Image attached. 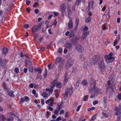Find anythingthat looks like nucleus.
<instances>
[{"label": "nucleus", "mask_w": 121, "mask_h": 121, "mask_svg": "<svg viewBox=\"0 0 121 121\" xmlns=\"http://www.w3.org/2000/svg\"><path fill=\"white\" fill-rule=\"evenodd\" d=\"M64 112V111L63 110H61L60 111V114H63Z\"/></svg>", "instance_id": "obj_63"}, {"label": "nucleus", "mask_w": 121, "mask_h": 121, "mask_svg": "<svg viewBox=\"0 0 121 121\" xmlns=\"http://www.w3.org/2000/svg\"><path fill=\"white\" fill-rule=\"evenodd\" d=\"M13 118L12 117L6 119L5 116L3 115H0V120L1 121H13Z\"/></svg>", "instance_id": "obj_7"}, {"label": "nucleus", "mask_w": 121, "mask_h": 121, "mask_svg": "<svg viewBox=\"0 0 121 121\" xmlns=\"http://www.w3.org/2000/svg\"><path fill=\"white\" fill-rule=\"evenodd\" d=\"M113 53H109L108 55H106L104 58L106 61H108V63L112 62L115 59V58L112 56Z\"/></svg>", "instance_id": "obj_4"}, {"label": "nucleus", "mask_w": 121, "mask_h": 121, "mask_svg": "<svg viewBox=\"0 0 121 121\" xmlns=\"http://www.w3.org/2000/svg\"><path fill=\"white\" fill-rule=\"evenodd\" d=\"M109 89L110 92L109 94L110 95H112L113 92H114V90L111 87H110Z\"/></svg>", "instance_id": "obj_28"}, {"label": "nucleus", "mask_w": 121, "mask_h": 121, "mask_svg": "<svg viewBox=\"0 0 121 121\" xmlns=\"http://www.w3.org/2000/svg\"><path fill=\"white\" fill-rule=\"evenodd\" d=\"M8 52V50L7 48L5 47L3 48L2 50L3 53H7Z\"/></svg>", "instance_id": "obj_23"}, {"label": "nucleus", "mask_w": 121, "mask_h": 121, "mask_svg": "<svg viewBox=\"0 0 121 121\" xmlns=\"http://www.w3.org/2000/svg\"><path fill=\"white\" fill-rule=\"evenodd\" d=\"M65 4L63 3L60 6V11L62 13L64 12L65 10Z\"/></svg>", "instance_id": "obj_14"}, {"label": "nucleus", "mask_w": 121, "mask_h": 121, "mask_svg": "<svg viewBox=\"0 0 121 121\" xmlns=\"http://www.w3.org/2000/svg\"><path fill=\"white\" fill-rule=\"evenodd\" d=\"M27 68H25L24 69L23 72L24 73H26L27 71Z\"/></svg>", "instance_id": "obj_56"}, {"label": "nucleus", "mask_w": 121, "mask_h": 121, "mask_svg": "<svg viewBox=\"0 0 121 121\" xmlns=\"http://www.w3.org/2000/svg\"><path fill=\"white\" fill-rule=\"evenodd\" d=\"M65 61L62 60L61 57L57 58L56 59L55 64L56 65H58L57 66L59 70H60L61 68L64 65Z\"/></svg>", "instance_id": "obj_2"}, {"label": "nucleus", "mask_w": 121, "mask_h": 121, "mask_svg": "<svg viewBox=\"0 0 121 121\" xmlns=\"http://www.w3.org/2000/svg\"><path fill=\"white\" fill-rule=\"evenodd\" d=\"M42 95L44 98H47L48 96V93L45 92H43L42 94Z\"/></svg>", "instance_id": "obj_19"}, {"label": "nucleus", "mask_w": 121, "mask_h": 121, "mask_svg": "<svg viewBox=\"0 0 121 121\" xmlns=\"http://www.w3.org/2000/svg\"><path fill=\"white\" fill-rule=\"evenodd\" d=\"M52 43H51L50 44H49L47 46V48L48 49H49L52 48Z\"/></svg>", "instance_id": "obj_46"}, {"label": "nucleus", "mask_w": 121, "mask_h": 121, "mask_svg": "<svg viewBox=\"0 0 121 121\" xmlns=\"http://www.w3.org/2000/svg\"><path fill=\"white\" fill-rule=\"evenodd\" d=\"M79 20L77 18L76 20L75 21V24L76 25H78V24L79 23Z\"/></svg>", "instance_id": "obj_49"}, {"label": "nucleus", "mask_w": 121, "mask_h": 121, "mask_svg": "<svg viewBox=\"0 0 121 121\" xmlns=\"http://www.w3.org/2000/svg\"><path fill=\"white\" fill-rule=\"evenodd\" d=\"M63 102L62 101L57 104V107L56 109L55 110L54 113L56 115H57L58 112L62 106Z\"/></svg>", "instance_id": "obj_5"}, {"label": "nucleus", "mask_w": 121, "mask_h": 121, "mask_svg": "<svg viewBox=\"0 0 121 121\" xmlns=\"http://www.w3.org/2000/svg\"><path fill=\"white\" fill-rule=\"evenodd\" d=\"M29 66L31 65L32 62L30 60L27 61V62H26Z\"/></svg>", "instance_id": "obj_42"}, {"label": "nucleus", "mask_w": 121, "mask_h": 121, "mask_svg": "<svg viewBox=\"0 0 121 121\" xmlns=\"http://www.w3.org/2000/svg\"><path fill=\"white\" fill-rule=\"evenodd\" d=\"M114 110L116 112L114 113V114L116 115H117L119 114V116H118V118H120L121 117V109H118L116 107L115 108Z\"/></svg>", "instance_id": "obj_11"}, {"label": "nucleus", "mask_w": 121, "mask_h": 121, "mask_svg": "<svg viewBox=\"0 0 121 121\" xmlns=\"http://www.w3.org/2000/svg\"><path fill=\"white\" fill-rule=\"evenodd\" d=\"M95 109V108L94 107H92L91 108H88L87 109V110L88 111H90L91 110H94Z\"/></svg>", "instance_id": "obj_38"}, {"label": "nucleus", "mask_w": 121, "mask_h": 121, "mask_svg": "<svg viewBox=\"0 0 121 121\" xmlns=\"http://www.w3.org/2000/svg\"><path fill=\"white\" fill-rule=\"evenodd\" d=\"M29 70L30 72H32L33 70V67L32 66H30L29 68Z\"/></svg>", "instance_id": "obj_37"}, {"label": "nucleus", "mask_w": 121, "mask_h": 121, "mask_svg": "<svg viewBox=\"0 0 121 121\" xmlns=\"http://www.w3.org/2000/svg\"><path fill=\"white\" fill-rule=\"evenodd\" d=\"M91 18L90 17H88L86 19L85 22H89L91 21Z\"/></svg>", "instance_id": "obj_24"}, {"label": "nucleus", "mask_w": 121, "mask_h": 121, "mask_svg": "<svg viewBox=\"0 0 121 121\" xmlns=\"http://www.w3.org/2000/svg\"><path fill=\"white\" fill-rule=\"evenodd\" d=\"M76 50L79 52H83L84 51L83 48L81 45L79 44H77L76 46Z\"/></svg>", "instance_id": "obj_8"}, {"label": "nucleus", "mask_w": 121, "mask_h": 121, "mask_svg": "<svg viewBox=\"0 0 121 121\" xmlns=\"http://www.w3.org/2000/svg\"><path fill=\"white\" fill-rule=\"evenodd\" d=\"M68 26L69 28L70 29H71L73 27V23L71 20H70L68 22Z\"/></svg>", "instance_id": "obj_17"}, {"label": "nucleus", "mask_w": 121, "mask_h": 121, "mask_svg": "<svg viewBox=\"0 0 121 121\" xmlns=\"http://www.w3.org/2000/svg\"><path fill=\"white\" fill-rule=\"evenodd\" d=\"M13 91H11L8 93V95L10 96L13 97H14V95L13 94Z\"/></svg>", "instance_id": "obj_22"}, {"label": "nucleus", "mask_w": 121, "mask_h": 121, "mask_svg": "<svg viewBox=\"0 0 121 121\" xmlns=\"http://www.w3.org/2000/svg\"><path fill=\"white\" fill-rule=\"evenodd\" d=\"M118 97L121 100V94H119L118 95Z\"/></svg>", "instance_id": "obj_64"}, {"label": "nucleus", "mask_w": 121, "mask_h": 121, "mask_svg": "<svg viewBox=\"0 0 121 121\" xmlns=\"http://www.w3.org/2000/svg\"><path fill=\"white\" fill-rule=\"evenodd\" d=\"M80 39V37L79 36L76 37L74 38V40L73 39V41H74L75 42H77Z\"/></svg>", "instance_id": "obj_26"}, {"label": "nucleus", "mask_w": 121, "mask_h": 121, "mask_svg": "<svg viewBox=\"0 0 121 121\" xmlns=\"http://www.w3.org/2000/svg\"><path fill=\"white\" fill-rule=\"evenodd\" d=\"M88 98V96H87V95H86L84 96L83 99L84 101H87V99Z\"/></svg>", "instance_id": "obj_33"}, {"label": "nucleus", "mask_w": 121, "mask_h": 121, "mask_svg": "<svg viewBox=\"0 0 121 121\" xmlns=\"http://www.w3.org/2000/svg\"><path fill=\"white\" fill-rule=\"evenodd\" d=\"M64 80L63 82V85H66V84L68 81V79H64Z\"/></svg>", "instance_id": "obj_34"}, {"label": "nucleus", "mask_w": 121, "mask_h": 121, "mask_svg": "<svg viewBox=\"0 0 121 121\" xmlns=\"http://www.w3.org/2000/svg\"><path fill=\"white\" fill-rule=\"evenodd\" d=\"M102 29L103 30H105L106 29V25L105 24H104V26L102 27Z\"/></svg>", "instance_id": "obj_59"}, {"label": "nucleus", "mask_w": 121, "mask_h": 121, "mask_svg": "<svg viewBox=\"0 0 121 121\" xmlns=\"http://www.w3.org/2000/svg\"><path fill=\"white\" fill-rule=\"evenodd\" d=\"M73 91L72 88L71 87L70 88H67L66 90L65 93L64 95V97L66 98L68 96V94L71 96L72 94Z\"/></svg>", "instance_id": "obj_6"}, {"label": "nucleus", "mask_w": 121, "mask_h": 121, "mask_svg": "<svg viewBox=\"0 0 121 121\" xmlns=\"http://www.w3.org/2000/svg\"><path fill=\"white\" fill-rule=\"evenodd\" d=\"M39 35L38 33H36L34 35V39H36L38 36Z\"/></svg>", "instance_id": "obj_44"}, {"label": "nucleus", "mask_w": 121, "mask_h": 121, "mask_svg": "<svg viewBox=\"0 0 121 121\" xmlns=\"http://www.w3.org/2000/svg\"><path fill=\"white\" fill-rule=\"evenodd\" d=\"M48 109L50 110L51 111H52L53 110L52 108L50 106H49L48 107Z\"/></svg>", "instance_id": "obj_60"}, {"label": "nucleus", "mask_w": 121, "mask_h": 121, "mask_svg": "<svg viewBox=\"0 0 121 121\" xmlns=\"http://www.w3.org/2000/svg\"><path fill=\"white\" fill-rule=\"evenodd\" d=\"M73 61L72 60L71 58H69L65 64V65L67 67L69 68L72 66L73 65Z\"/></svg>", "instance_id": "obj_10"}, {"label": "nucleus", "mask_w": 121, "mask_h": 121, "mask_svg": "<svg viewBox=\"0 0 121 121\" xmlns=\"http://www.w3.org/2000/svg\"><path fill=\"white\" fill-rule=\"evenodd\" d=\"M88 29V28L87 27H85L83 31L84 32H87V30Z\"/></svg>", "instance_id": "obj_50"}, {"label": "nucleus", "mask_w": 121, "mask_h": 121, "mask_svg": "<svg viewBox=\"0 0 121 121\" xmlns=\"http://www.w3.org/2000/svg\"><path fill=\"white\" fill-rule=\"evenodd\" d=\"M21 100L20 102V103H23L25 100V99L24 98H21Z\"/></svg>", "instance_id": "obj_35"}, {"label": "nucleus", "mask_w": 121, "mask_h": 121, "mask_svg": "<svg viewBox=\"0 0 121 121\" xmlns=\"http://www.w3.org/2000/svg\"><path fill=\"white\" fill-rule=\"evenodd\" d=\"M62 49L61 48H59L58 50V52L59 53H61L62 52Z\"/></svg>", "instance_id": "obj_54"}, {"label": "nucleus", "mask_w": 121, "mask_h": 121, "mask_svg": "<svg viewBox=\"0 0 121 121\" xmlns=\"http://www.w3.org/2000/svg\"><path fill=\"white\" fill-rule=\"evenodd\" d=\"M74 35V33L71 31V33L69 35V37H73Z\"/></svg>", "instance_id": "obj_41"}, {"label": "nucleus", "mask_w": 121, "mask_h": 121, "mask_svg": "<svg viewBox=\"0 0 121 121\" xmlns=\"http://www.w3.org/2000/svg\"><path fill=\"white\" fill-rule=\"evenodd\" d=\"M98 103V101L97 100H95L93 102V104L94 105H95L97 104Z\"/></svg>", "instance_id": "obj_53"}, {"label": "nucleus", "mask_w": 121, "mask_h": 121, "mask_svg": "<svg viewBox=\"0 0 121 121\" xmlns=\"http://www.w3.org/2000/svg\"><path fill=\"white\" fill-rule=\"evenodd\" d=\"M53 99V98H51L50 99H49L46 101L45 103L46 104H48L50 101V100L51 99Z\"/></svg>", "instance_id": "obj_39"}, {"label": "nucleus", "mask_w": 121, "mask_h": 121, "mask_svg": "<svg viewBox=\"0 0 121 121\" xmlns=\"http://www.w3.org/2000/svg\"><path fill=\"white\" fill-rule=\"evenodd\" d=\"M91 89L93 91H94V93L95 94L100 93V90L97 87H95L92 88Z\"/></svg>", "instance_id": "obj_15"}, {"label": "nucleus", "mask_w": 121, "mask_h": 121, "mask_svg": "<svg viewBox=\"0 0 121 121\" xmlns=\"http://www.w3.org/2000/svg\"><path fill=\"white\" fill-rule=\"evenodd\" d=\"M36 71H37L39 73H41L42 70L40 68L38 67L36 69Z\"/></svg>", "instance_id": "obj_30"}, {"label": "nucleus", "mask_w": 121, "mask_h": 121, "mask_svg": "<svg viewBox=\"0 0 121 121\" xmlns=\"http://www.w3.org/2000/svg\"><path fill=\"white\" fill-rule=\"evenodd\" d=\"M71 10L69 8L67 9V12L69 15L71 13Z\"/></svg>", "instance_id": "obj_45"}, {"label": "nucleus", "mask_w": 121, "mask_h": 121, "mask_svg": "<svg viewBox=\"0 0 121 121\" xmlns=\"http://www.w3.org/2000/svg\"><path fill=\"white\" fill-rule=\"evenodd\" d=\"M81 83L83 86H86L87 84L88 83L86 81V80H84L82 81Z\"/></svg>", "instance_id": "obj_20"}, {"label": "nucleus", "mask_w": 121, "mask_h": 121, "mask_svg": "<svg viewBox=\"0 0 121 121\" xmlns=\"http://www.w3.org/2000/svg\"><path fill=\"white\" fill-rule=\"evenodd\" d=\"M14 71L17 73H18L19 71V68L17 67H16Z\"/></svg>", "instance_id": "obj_36"}, {"label": "nucleus", "mask_w": 121, "mask_h": 121, "mask_svg": "<svg viewBox=\"0 0 121 121\" xmlns=\"http://www.w3.org/2000/svg\"><path fill=\"white\" fill-rule=\"evenodd\" d=\"M39 12V10L38 9H36L35 10V12L36 14H37Z\"/></svg>", "instance_id": "obj_61"}, {"label": "nucleus", "mask_w": 121, "mask_h": 121, "mask_svg": "<svg viewBox=\"0 0 121 121\" xmlns=\"http://www.w3.org/2000/svg\"><path fill=\"white\" fill-rule=\"evenodd\" d=\"M90 6V3L89 2H88V5L86 8V9L88 11H89V9Z\"/></svg>", "instance_id": "obj_43"}, {"label": "nucleus", "mask_w": 121, "mask_h": 121, "mask_svg": "<svg viewBox=\"0 0 121 121\" xmlns=\"http://www.w3.org/2000/svg\"><path fill=\"white\" fill-rule=\"evenodd\" d=\"M102 114L106 118H107L108 117V115L107 114L103 112H102Z\"/></svg>", "instance_id": "obj_47"}, {"label": "nucleus", "mask_w": 121, "mask_h": 121, "mask_svg": "<svg viewBox=\"0 0 121 121\" xmlns=\"http://www.w3.org/2000/svg\"><path fill=\"white\" fill-rule=\"evenodd\" d=\"M3 87L4 89L5 90L7 91H9V89L8 88V87L7 86V85L5 83H4L3 84Z\"/></svg>", "instance_id": "obj_21"}, {"label": "nucleus", "mask_w": 121, "mask_h": 121, "mask_svg": "<svg viewBox=\"0 0 121 121\" xmlns=\"http://www.w3.org/2000/svg\"><path fill=\"white\" fill-rule=\"evenodd\" d=\"M24 27L26 29H27L29 27V25L28 24H25L24 26Z\"/></svg>", "instance_id": "obj_48"}, {"label": "nucleus", "mask_w": 121, "mask_h": 121, "mask_svg": "<svg viewBox=\"0 0 121 121\" xmlns=\"http://www.w3.org/2000/svg\"><path fill=\"white\" fill-rule=\"evenodd\" d=\"M103 100V102L104 103H106V102L107 100V97L106 96H105L104 97Z\"/></svg>", "instance_id": "obj_52"}, {"label": "nucleus", "mask_w": 121, "mask_h": 121, "mask_svg": "<svg viewBox=\"0 0 121 121\" xmlns=\"http://www.w3.org/2000/svg\"><path fill=\"white\" fill-rule=\"evenodd\" d=\"M54 14V15L56 16H57L58 15V14L59 13H58L56 12H53Z\"/></svg>", "instance_id": "obj_57"}, {"label": "nucleus", "mask_w": 121, "mask_h": 121, "mask_svg": "<svg viewBox=\"0 0 121 121\" xmlns=\"http://www.w3.org/2000/svg\"><path fill=\"white\" fill-rule=\"evenodd\" d=\"M89 33L87 32H83V35L80 38L81 40H83L86 39V38L87 37V35L89 34Z\"/></svg>", "instance_id": "obj_13"}, {"label": "nucleus", "mask_w": 121, "mask_h": 121, "mask_svg": "<svg viewBox=\"0 0 121 121\" xmlns=\"http://www.w3.org/2000/svg\"><path fill=\"white\" fill-rule=\"evenodd\" d=\"M66 46L68 47L69 48H71L72 46L71 44L69 43H66Z\"/></svg>", "instance_id": "obj_29"}, {"label": "nucleus", "mask_w": 121, "mask_h": 121, "mask_svg": "<svg viewBox=\"0 0 121 121\" xmlns=\"http://www.w3.org/2000/svg\"><path fill=\"white\" fill-rule=\"evenodd\" d=\"M57 82L56 80H54L52 82L50 85V88H46V91L48 93L49 95H50L52 93L53 89L55 87L56 83Z\"/></svg>", "instance_id": "obj_3"}, {"label": "nucleus", "mask_w": 121, "mask_h": 121, "mask_svg": "<svg viewBox=\"0 0 121 121\" xmlns=\"http://www.w3.org/2000/svg\"><path fill=\"white\" fill-rule=\"evenodd\" d=\"M96 114L94 115L92 117L91 120V121H94V120L96 119Z\"/></svg>", "instance_id": "obj_27"}, {"label": "nucleus", "mask_w": 121, "mask_h": 121, "mask_svg": "<svg viewBox=\"0 0 121 121\" xmlns=\"http://www.w3.org/2000/svg\"><path fill=\"white\" fill-rule=\"evenodd\" d=\"M25 56L26 57V58L25 60L26 62H27V61H28V60H30V58L28 56V55L27 54L25 55Z\"/></svg>", "instance_id": "obj_31"}, {"label": "nucleus", "mask_w": 121, "mask_h": 121, "mask_svg": "<svg viewBox=\"0 0 121 121\" xmlns=\"http://www.w3.org/2000/svg\"><path fill=\"white\" fill-rule=\"evenodd\" d=\"M61 117H59L56 119L57 121H59L61 120Z\"/></svg>", "instance_id": "obj_58"}, {"label": "nucleus", "mask_w": 121, "mask_h": 121, "mask_svg": "<svg viewBox=\"0 0 121 121\" xmlns=\"http://www.w3.org/2000/svg\"><path fill=\"white\" fill-rule=\"evenodd\" d=\"M56 85V86L59 88H61L62 87L61 83L59 82H57L56 83L55 85Z\"/></svg>", "instance_id": "obj_18"}, {"label": "nucleus", "mask_w": 121, "mask_h": 121, "mask_svg": "<svg viewBox=\"0 0 121 121\" xmlns=\"http://www.w3.org/2000/svg\"><path fill=\"white\" fill-rule=\"evenodd\" d=\"M68 73L67 72H66L64 76V79H68Z\"/></svg>", "instance_id": "obj_32"}, {"label": "nucleus", "mask_w": 121, "mask_h": 121, "mask_svg": "<svg viewBox=\"0 0 121 121\" xmlns=\"http://www.w3.org/2000/svg\"><path fill=\"white\" fill-rule=\"evenodd\" d=\"M89 63L88 62H85L83 65V67L85 69L87 68V66H89Z\"/></svg>", "instance_id": "obj_25"}, {"label": "nucleus", "mask_w": 121, "mask_h": 121, "mask_svg": "<svg viewBox=\"0 0 121 121\" xmlns=\"http://www.w3.org/2000/svg\"><path fill=\"white\" fill-rule=\"evenodd\" d=\"M6 61V60L5 59H2L0 58V67H1L3 68L5 67Z\"/></svg>", "instance_id": "obj_9"}, {"label": "nucleus", "mask_w": 121, "mask_h": 121, "mask_svg": "<svg viewBox=\"0 0 121 121\" xmlns=\"http://www.w3.org/2000/svg\"><path fill=\"white\" fill-rule=\"evenodd\" d=\"M39 29L38 25H35L32 28V31L33 34L35 33Z\"/></svg>", "instance_id": "obj_12"}, {"label": "nucleus", "mask_w": 121, "mask_h": 121, "mask_svg": "<svg viewBox=\"0 0 121 121\" xmlns=\"http://www.w3.org/2000/svg\"><path fill=\"white\" fill-rule=\"evenodd\" d=\"M81 106V105H80L78 107V108H77L76 109V111H77L78 112L79 111Z\"/></svg>", "instance_id": "obj_51"}, {"label": "nucleus", "mask_w": 121, "mask_h": 121, "mask_svg": "<svg viewBox=\"0 0 121 121\" xmlns=\"http://www.w3.org/2000/svg\"><path fill=\"white\" fill-rule=\"evenodd\" d=\"M81 1V0H77L75 3L76 5H78L80 3Z\"/></svg>", "instance_id": "obj_40"}, {"label": "nucleus", "mask_w": 121, "mask_h": 121, "mask_svg": "<svg viewBox=\"0 0 121 121\" xmlns=\"http://www.w3.org/2000/svg\"><path fill=\"white\" fill-rule=\"evenodd\" d=\"M107 15L108 16V17L109 18H110V11L109 10L108 11V12L107 13Z\"/></svg>", "instance_id": "obj_55"}, {"label": "nucleus", "mask_w": 121, "mask_h": 121, "mask_svg": "<svg viewBox=\"0 0 121 121\" xmlns=\"http://www.w3.org/2000/svg\"><path fill=\"white\" fill-rule=\"evenodd\" d=\"M90 86L91 88L95 87V86L96 84V81L95 80L93 79H92L91 80Z\"/></svg>", "instance_id": "obj_16"}, {"label": "nucleus", "mask_w": 121, "mask_h": 121, "mask_svg": "<svg viewBox=\"0 0 121 121\" xmlns=\"http://www.w3.org/2000/svg\"><path fill=\"white\" fill-rule=\"evenodd\" d=\"M70 33V32L69 31H67L65 33V35L66 36H68L69 34Z\"/></svg>", "instance_id": "obj_62"}, {"label": "nucleus", "mask_w": 121, "mask_h": 121, "mask_svg": "<svg viewBox=\"0 0 121 121\" xmlns=\"http://www.w3.org/2000/svg\"><path fill=\"white\" fill-rule=\"evenodd\" d=\"M99 60L98 63L99 68L101 71L103 72L104 70L105 66L103 58H100L98 55L95 56L93 57L91 63L95 64L97 63Z\"/></svg>", "instance_id": "obj_1"}]
</instances>
